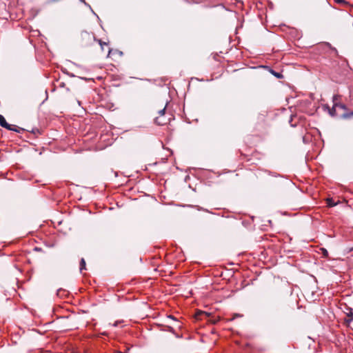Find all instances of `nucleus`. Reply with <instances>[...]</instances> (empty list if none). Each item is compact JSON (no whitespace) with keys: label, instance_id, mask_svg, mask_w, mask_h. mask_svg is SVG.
Segmentation results:
<instances>
[{"label":"nucleus","instance_id":"f257e3e1","mask_svg":"<svg viewBox=\"0 0 353 353\" xmlns=\"http://www.w3.org/2000/svg\"><path fill=\"white\" fill-rule=\"evenodd\" d=\"M0 125L8 130L19 132V130L17 129V126L8 123L4 117L1 114H0Z\"/></svg>","mask_w":353,"mask_h":353},{"label":"nucleus","instance_id":"f03ea898","mask_svg":"<svg viewBox=\"0 0 353 353\" xmlns=\"http://www.w3.org/2000/svg\"><path fill=\"white\" fill-rule=\"evenodd\" d=\"M165 106L159 111V116L155 118V123L158 125H162L167 123V119L165 118Z\"/></svg>","mask_w":353,"mask_h":353},{"label":"nucleus","instance_id":"7ed1b4c3","mask_svg":"<svg viewBox=\"0 0 353 353\" xmlns=\"http://www.w3.org/2000/svg\"><path fill=\"white\" fill-rule=\"evenodd\" d=\"M339 95H334L333 97V109L335 110V108H340L342 110H346L347 108L345 105L338 103L337 101L339 100Z\"/></svg>","mask_w":353,"mask_h":353},{"label":"nucleus","instance_id":"20e7f679","mask_svg":"<svg viewBox=\"0 0 353 353\" xmlns=\"http://www.w3.org/2000/svg\"><path fill=\"white\" fill-rule=\"evenodd\" d=\"M326 203H327V206H329V207H334V206L336 205L338 203L337 202H335L333 200V199H332V198L327 199Z\"/></svg>","mask_w":353,"mask_h":353},{"label":"nucleus","instance_id":"39448f33","mask_svg":"<svg viewBox=\"0 0 353 353\" xmlns=\"http://www.w3.org/2000/svg\"><path fill=\"white\" fill-rule=\"evenodd\" d=\"M79 269L81 272L83 271V270H85V261L83 258L81 259Z\"/></svg>","mask_w":353,"mask_h":353},{"label":"nucleus","instance_id":"423d86ee","mask_svg":"<svg viewBox=\"0 0 353 353\" xmlns=\"http://www.w3.org/2000/svg\"><path fill=\"white\" fill-rule=\"evenodd\" d=\"M270 72L274 76L276 77V78L278 79H281L283 77V74L280 72H275L274 70H270Z\"/></svg>","mask_w":353,"mask_h":353},{"label":"nucleus","instance_id":"0eeeda50","mask_svg":"<svg viewBox=\"0 0 353 353\" xmlns=\"http://www.w3.org/2000/svg\"><path fill=\"white\" fill-rule=\"evenodd\" d=\"M347 316H348V320L347 321L348 323H350L353 321V312H352V309H350V312L347 313Z\"/></svg>","mask_w":353,"mask_h":353},{"label":"nucleus","instance_id":"6e6552de","mask_svg":"<svg viewBox=\"0 0 353 353\" xmlns=\"http://www.w3.org/2000/svg\"><path fill=\"white\" fill-rule=\"evenodd\" d=\"M320 250H321V253L322 254V255H323L324 257H325V258L328 257L329 254H328L327 250L325 248H321L320 249Z\"/></svg>","mask_w":353,"mask_h":353},{"label":"nucleus","instance_id":"1a4fd4ad","mask_svg":"<svg viewBox=\"0 0 353 353\" xmlns=\"http://www.w3.org/2000/svg\"><path fill=\"white\" fill-rule=\"evenodd\" d=\"M353 116V111L351 112H349V113H344L343 115H342V117L343 119H350L351 117Z\"/></svg>","mask_w":353,"mask_h":353},{"label":"nucleus","instance_id":"9d476101","mask_svg":"<svg viewBox=\"0 0 353 353\" xmlns=\"http://www.w3.org/2000/svg\"><path fill=\"white\" fill-rule=\"evenodd\" d=\"M329 113H330V114L331 116H334V115H336V109H335V110H334V109H333V107H332V109L329 110Z\"/></svg>","mask_w":353,"mask_h":353},{"label":"nucleus","instance_id":"9b49d317","mask_svg":"<svg viewBox=\"0 0 353 353\" xmlns=\"http://www.w3.org/2000/svg\"><path fill=\"white\" fill-rule=\"evenodd\" d=\"M98 41H99V43L100 44V46H101L102 48H103V46L107 44L105 42H102L101 40H98Z\"/></svg>","mask_w":353,"mask_h":353},{"label":"nucleus","instance_id":"f8f14e48","mask_svg":"<svg viewBox=\"0 0 353 353\" xmlns=\"http://www.w3.org/2000/svg\"><path fill=\"white\" fill-rule=\"evenodd\" d=\"M338 2H344V0H337Z\"/></svg>","mask_w":353,"mask_h":353},{"label":"nucleus","instance_id":"ddd939ff","mask_svg":"<svg viewBox=\"0 0 353 353\" xmlns=\"http://www.w3.org/2000/svg\"><path fill=\"white\" fill-rule=\"evenodd\" d=\"M60 85L63 87L64 86V83H61Z\"/></svg>","mask_w":353,"mask_h":353},{"label":"nucleus","instance_id":"4468645a","mask_svg":"<svg viewBox=\"0 0 353 353\" xmlns=\"http://www.w3.org/2000/svg\"><path fill=\"white\" fill-rule=\"evenodd\" d=\"M81 1L85 3V0H81Z\"/></svg>","mask_w":353,"mask_h":353}]
</instances>
